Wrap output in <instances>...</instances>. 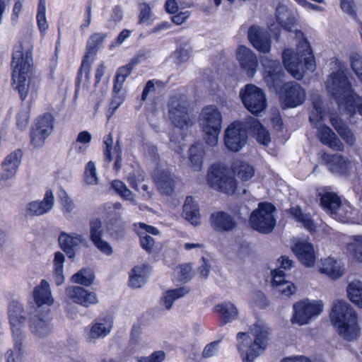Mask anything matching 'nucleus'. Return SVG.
<instances>
[{"label":"nucleus","instance_id":"nucleus-42","mask_svg":"<svg viewBox=\"0 0 362 362\" xmlns=\"http://www.w3.org/2000/svg\"><path fill=\"white\" fill-rule=\"evenodd\" d=\"M204 154V148L202 145L195 144L191 146L189 148V161L192 169L194 170L202 169Z\"/></svg>","mask_w":362,"mask_h":362},{"label":"nucleus","instance_id":"nucleus-53","mask_svg":"<svg viewBox=\"0 0 362 362\" xmlns=\"http://www.w3.org/2000/svg\"><path fill=\"white\" fill-rule=\"evenodd\" d=\"M346 109L350 112L355 114L358 112L362 115V97L353 94L344 103Z\"/></svg>","mask_w":362,"mask_h":362},{"label":"nucleus","instance_id":"nucleus-28","mask_svg":"<svg viewBox=\"0 0 362 362\" xmlns=\"http://www.w3.org/2000/svg\"><path fill=\"white\" fill-rule=\"evenodd\" d=\"M23 153L21 150H16L11 153L2 163L3 173L1 180H6L13 177L21 162Z\"/></svg>","mask_w":362,"mask_h":362},{"label":"nucleus","instance_id":"nucleus-46","mask_svg":"<svg viewBox=\"0 0 362 362\" xmlns=\"http://www.w3.org/2000/svg\"><path fill=\"white\" fill-rule=\"evenodd\" d=\"M233 172L242 181H247L254 176L255 169L247 163L237 162L234 164Z\"/></svg>","mask_w":362,"mask_h":362},{"label":"nucleus","instance_id":"nucleus-30","mask_svg":"<svg viewBox=\"0 0 362 362\" xmlns=\"http://www.w3.org/2000/svg\"><path fill=\"white\" fill-rule=\"evenodd\" d=\"M35 302L37 306H50L54 303V298L52 295L50 286L48 281L42 279L33 292Z\"/></svg>","mask_w":362,"mask_h":362},{"label":"nucleus","instance_id":"nucleus-23","mask_svg":"<svg viewBox=\"0 0 362 362\" xmlns=\"http://www.w3.org/2000/svg\"><path fill=\"white\" fill-rule=\"evenodd\" d=\"M281 100L288 107H294L301 105L305 98V93L302 87L296 83H287L284 86Z\"/></svg>","mask_w":362,"mask_h":362},{"label":"nucleus","instance_id":"nucleus-11","mask_svg":"<svg viewBox=\"0 0 362 362\" xmlns=\"http://www.w3.org/2000/svg\"><path fill=\"white\" fill-rule=\"evenodd\" d=\"M320 205L332 218L341 222H348L352 214V209L346 202H343L339 196L333 192H325L321 194Z\"/></svg>","mask_w":362,"mask_h":362},{"label":"nucleus","instance_id":"nucleus-43","mask_svg":"<svg viewBox=\"0 0 362 362\" xmlns=\"http://www.w3.org/2000/svg\"><path fill=\"white\" fill-rule=\"evenodd\" d=\"M276 18L279 23L288 31H291V28L295 23L294 18L291 12L286 6H279L276 8Z\"/></svg>","mask_w":362,"mask_h":362},{"label":"nucleus","instance_id":"nucleus-39","mask_svg":"<svg viewBox=\"0 0 362 362\" xmlns=\"http://www.w3.org/2000/svg\"><path fill=\"white\" fill-rule=\"evenodd\" d=\"M93 57L94 56L91 54H88V53H86L84 56L76 81V91L81 84L87 85L89 81L91 63L93 62Z\"/></svg>","mask_w":362,"mask_h":362},{"label":"nucleus","instance_id":"nucleus-15","mask_svg":"<svg viewBox=\"0 0 362 362\" xmlns=\"http://www.w3.org/2000/svg\"><path fill=\"white\" fill-rule=\"evenodd\" d=\"M247 139L246 127L240 121L232 122L225 130L224 144L231 151H240L245 145Z\"/></svg>","mask_w":362,"mask_h":362},{"label":"nucleus","instance_id":"nucleus-13","mask_svg":"<svg viewBox=\"0 0 362 362\" xmlns=\"http://www.w3.org/2000/svg\"><path fill=\"white\" fill-rule=\"evenodd\" d=\"M293 315L291 318L293 324L304 325L318 316L323 310V303L321 300L304 299L293 305Z\"/></svg>","mask_w":362,"mask_h":362},{"label":"nucleus","instance_id":"nucleus-33","mask_svg":"<svg viewBox=\"0 0 362 362\" xmlns=\"http://www.w3.org/2000/svg\"><path fill=\"white\" fill-rule=\"evenodd\" d=\"M153 179L159 191L165 194H170L175 183V176L169 172L162 171L154 174Z\"/></svg>","mask_w":362,"mask_h":362},{"label":"nucleus","instance_id":"nucleus-19","mask_svg":"<svg viewBox=\"0 0 362 362\" xmlns=\"http://www.w3.org/2000/svg\"><path fill=\"white\" fill-rule=\"evenodd\" d=\"M293 252L299 262L307 267H312L316 261L315 252L313 245L304 239H294L291 247Z\"/></svg>","mask_w":362,"mask_h":362},{"label":"nucleus","instance_id":"nucleus-60","mask_svg":"<svg viewBox=\"0 0 362 362\" xmlns=\"http://www.w3.org/2000/svg\"><path fill=\"white\" fill-rule=\"evenodd\" d=\"M349 250L354 258L358 261H362V236L354 238V242L349 245Z\"/></svg>","mask_w":362,"mask_h":362},{"label":"nucleus","instance_id":"nucleus-62","mask_svg":"<svg viewBox=\"0 0 362 362\" xmlns=\"http://www.w3.org/2000/svg\"><path fill=\"white\" fill-rule=\"evenodd\" d=\"M103 230L101 221L96 218L90 223V238L91 241L102 238Z\"/></svg>","mask_w":362,"mask_h":362},{"label":"nucleus","instance_id":"nucleus-27","mask_svg":"<svg viewBox=\"0 0 362 362\" xmlns=\"http://www.w3.org/2000/svg\"><path fill=\"white\" fill-rule=\"evenodd\" d=\"M327 166L332 173L346 175L353 169L354 163L350 159L342 155L334 154L328 156Z\"/></svg>","mask_w":362,"mask_h":362},{"label":"nucleus","instance_id":"nucleus-47","mask_svg":"<svg viewBox=\"0 0 362 362\" xmlns=\"http://www.w3.org/2000/svg\"><path fill=\"white\" fill-rule=\"evenodd\" d=\"M106 37L107 34L104 33H95L92 34L87 42L86 53L94 56Z\"/></svg>","mask_w":362,"mask_h":362},{"label":"nucleus","instance_id":"nucleus-54","mask_svg":"<svg viewBox=\"0 0 362 362\" xmlns=\"http://www.w3.org/2000/svg\"><path fill=\"white\" fill-rule=\"evenodd\" d=\"M46 8L45 1L40 0L37 14V21L40 30L45 32L48 28V24L45 16Z\"/></svg>","mask_w":362,"mask_h":362},{"label":"nucleus","instance_id":"nucleus-34","mask_svg":"<svg viewBox=\"0 0 362 362\" xmlns=\"http://www.w3.org/2000/svg\"><path fill=\"white\" fill-rule=\"evenodd\" d=\"M214 310L221 317V325L233 322L238 317V310L235 305L230 302H224L216 305Z\"/></svg>","mask_w":362,"mask_h":362},{"label":"nucleus","instance_id":"nucleus-40","mask_svg":"<svg viewBox=\"0 0 362 362\" xmlns=\"http://www.w3.org/2000/svg\"><path fill=\"white\" fill-rule=\"evenodd\" d=\"M189 292V289L186 287H180L165 291L162 298V304L169 310L173 306L174 301L185 296Z\"/></svg>","mask_w":362,"mask_h":362},{"label":"nucleus","instance_id":"nucleus-50","mask_svg":"<svg viewBox=\"0 0 362 362\" xmlns=\"http://www.w3.org/2000/svg\"><path fill=\"white\" fill-rule=\"evenodd\" d=\"M84 288L78 286H70L65 290V301L69 303H74L78 304L80 303L81 296L83 293Z\"/></svg>","mask_w":362,"mask_h":362},{"label":"nucleus","instance_id":"nucleus-10","mask_svg":"<svg viewBox=\"0 0 362 362\" xmlns=\"http://www.w3.org/2000/svg\"><path fill=\"white\" fill-rule=\"evenodd\" d=\"M275 212L276 209L272 204L259 203L251 213L249 220L251 228L263 234L271 233L276 226Z\"/></svg>","mask_w":362,"mask_h":362},{"label":"nucleus","instance_id":"nucleus-26","mask_svg":"<svg viewBox=\"0 0 362 362\" xmlns=\"http://www.w3.org/2000/svg\"><path fill=\"white\" fill-rule=\"evenodd\" d=\"M149 54V52H146L143 54H138L130 62L123 66H121L118 69L116 76L115 80L114 83L113 91L115 93H118L122 89V86L126 78L130 74L132 69L134 66L139 64L142 59H146Z\"/></svg>","mask_w":362,"mask_h":362},{"label":"nucleus","instance_id":"nucleus-57","mask_svg":"<svg viewBox=\"0 0 362 362\" xmlns=\"http://www.w3.org/2000/svg\"><path fill=\"white\" fill-rule=\"evenodd\" d=\"M153 20V15L151 8L146 3L139 4V23H150Z\"/></svg>","mask_w":362,"mask_h":362},{"label":"nucleus","instance_id":"nucleus-16","mask_svg":"<svg viewBox=\"0 0 362 362\" xmlns=\"http://www.w3.org/2000/svg\"><path fill=\"white\" fill-rule=\"evenodd\" d=\"M54 127V118L50 114L39 117L36 120L31 134V144L35 148L44 146L46 139L51 134Z\"/></svg>","mask_w":362,"mask_h":362},{"label":"nucleus","instance_id":"nucleus-64","mask_svg":"<svg viewBox=\"0 0 362 362\" xmlns=\"http://www.w3.org/2000/svg\"><path fill=\"white\" fill-rule=\"evenodd\" d=\"M165 358L163 351H154L149 356H142L137 358L138 362H162Z\"/></svg>","mask_w":362,"mask_h":362},{"label":"nucleus","instance_id":"nucleus-52","mask_svg":"<svg viewBox=\"0 0 362 362\" xmlns=\"http://www.w3.org/2000/svg\"><path fill=\"white\" fill-rule=\"evenodd\" d=\"M111 186L123 199L134 202V194L123 182L117 180H113Z\"/></svg>","mask_w":362,"mask_h":362},{"label":"nucleus","instance_id":"nucleus-45","mask_svg":"<svg viewBox=\"0 0 362 362\" xmlns=\"http://www.w3.org/2000/svg\"><path fill=\"white\" fill-rule=\"evenodd\" d=\"M348 297L350 300L362 308V282L360 281H353L347 286Z\"/></svg>","mask_w":362,"mask_h":362},{"label":"nucleus","instance_id":"nucleus-31","mask_svg":"<svg viewBox=\"0 0 362 362\" xmlns=\"http://www.w3.org/2000/svg\"><path fill=\"white\" fill-rule=\"evenodd\" d=\"M319 271L333 279H337L344 274L345 269L341 262L332 257H327L321 260Z\"/></svg>","mask_w":362,"mask_h":362},{"label":"nucleus","instance_id":"nucleus-55","mask_svg":"<svg viewBox=\"0 0 362 362\" xmlns=\"http://www.w3.org/2000/svg\"><path fill=\"white\" fill-rule=\"evenodd\" d=\"M99 302L97 294L93 291H90L84 288L83 293L78 305L86 308L95 305Z\"/></svg>","mask_w":362,"mask_h":362},{"label":"nucleus","instance_id":"nucleus-59","mask_svg":"<svg viewBox=\"0 0 362 362\" xmlns=\"http://www.w3.org/2000/svg\"><path fill=\"white\" fill-rule=\"evenodd\" d=\"M86 181L88 184L97 185L98 177L96 173L95 164L93 161H89L86 167L85 170Z\"/></svg>","mask_w":362,"mask_h":362},{"label":"nucleus","instance_id":"nucleus-20","mask_svg":"<svg viewBox=\"0 0 362 362\" xmlns=\"http://www.w3.org/2000/svg\"><path fill=\"white\" fill-rule=\"evenodd\" d=\"M236 59L242 71L250 78L255 76L258 66L255 53L245 45H240L236 49Z\"/></svg>","mask_w":362,"mask_h":362},{"label":"nucleus","instance_id":"nucleus-7","mask_svg":"<svg viewBox=\"0 0 362 362\" xmlns=\"http://www.w3.org/2000/svg\"><path fill=\"white\" fill-rule=\"evenodd\" d=\"M33 40L31 36H26L20 45L14 47L11 62L12 77L33 72Z\"/></svg>","mask_w":362,"mask_h":362},{"label":"nucleus","instance_id":"nucleus-58","mask_svg":"<svg viewBox=\"0 0 362 362\" xmlns=\"http://www.w3.org/2000/svg\"><path fill=\"white\" fill-rule=\"evenodd\" d=\"M144 173L141 169H136L132 173H129L127 180L131 187L135 190H139L138 185L139 183L144 181Z\"/></svg>","mask_w":362,"mask_h":362},{"label":"nucleus","instance_id":"nucleus-5","mask_svg":"<svg viewBox=\"0 0 362 362\" xmlns=\"http://www.w3.org/2000/svg\"><path fill=\"white\" fill-rule=\"evenodd\" d=\"M222 114L217 106L209 105L203 107L199 117V123L204 133L205 142L215 146L218 144L221 129Z\"/></svg>","mask_w":362,"mask_h":362},{"label":"nucleus","instance_id":"nucleus-48","mask_svg":"<svg viewBox=\"0 0 362 362\" xmlns=\"http://www.w3.org/2000/svg\"><path fill=\"white\" fill-rule=\"evenodd\" d=\"M94 279V274L90 269H82L71 276V281L75 284L86 286L92 284Z\"/></svg>","mask_w":362,"mask_h":362},{"label":"nucleus","instance_id":"nucleus-12","mask_svg":"<svg viewBox=\"0 0 362 362\" xmlns=\"http://www.w3.org/2000/svg\"><path fill=\"white\" fill-rule=\"evenodd\" d=\"M207 182L211 188L227 194H233L237 187L235 180L230 175L228 170L216 165L210 168Z\"/></svg>","mask_w":362,"mask_h":362},{"label":"nucleus","instance_id":"nucleus-18","mask_svg":"<svg viewBox=\"0 0 362 362\" xmlns=\"http://www.w3.org/2000/svg\"><path fill=\"white\" fill-rule=\"evenodd\" d=\"M112 325L113 319L111 316H100L86 329L85 338L88 342H95L99 339H103L110 333Z\"/></svg>","mask_w":362,"mask_h":362},{"label":"nucleus","instance_id":"nucleus-61","mask_svg":"<svg viewBox=\"0 0 362 362\" xmlns=\"http://www.w3.org/2000/svg\"><path fill=\"white\" fill-rule=\"evenodd\" d=\"M134 228L139 235L150 236L148 234L158 235L160 233L156 228L144 223H135Z\"/></svg>","mask_w":362,"mask_h":362},{"label":"nucleus","instance_id":"nucleus-41","mask_svg":"<svg viewBox=\"0 0 362 362\" xmlns=\"http://www.w3.org/2000/svg\"><path fill=\"white\" fill-rule=\"evenodd\" d=\"M289 213L296 222L302 223L303 226L310 232L315 230L316 225L310 215L303 214L298 206L291 207Z\"/></svg>","mask_w":362,"mask_h":362},{"label":"nucleus","instance_id":"nucleus-21","mask_svg":"<svg viewBox=\"0 0 362 362\" xmlns=\"http://www.w3.org/2000/svg\"><path fill=\"white\" fill-rule=\"evenodd\" d=\"M54 196L52 190H47L42 200H34L28 202L25 207V216L27 217L40 216L49 212L54 205Z\"/></svg>","mask_w":362,"mask_h":362},{"label":"nucleus","instance_id":"nucleus-35","mask_svg":"<svg viewBox=\"0 0 362 362\" xmlns=\"http://www.w3.org/2000/svg\"><path fill=\"white\" fill-rule=\"evenodd\" d=\"M182 215L192 224L197 226L200 223V213L197 204L192 197L185 199Z\"/></svg>","mask_w":362,"mask_h":362},{"label":"nucleus","instance_id":"nucleus-9","mask_svg":"<svg viewBox=\"0 0 362 362\" xmlns=\"http://www.w3.org/2000/svg\"><path fill=\"white\" fill-rule=\"evenodd\" d=\"M325 86L327 93L339 105L344 104L354 94L351 83L341 68L331 72L325 81Z\"/></svg>","mask_w":362,"mask_h":362},{"label":"nucleus","instance_id":"nucleus-8","mask_svg":"<svg viewBox=\"0 0 362 362\" xmlns=\"http://www.w3.org/2000/svg\"><path fill=\"white\" fill-rule=\"evenodd\" d=\"M8 315L14 349L19 354H21L25 348V332L23 329L25 317L23 315L22 305L18 301H11L8 307Z\"/></svg>","mask_w":362,"mask_h":362},{"label":"nucleus","instance_id":"nucleus-38","mask_svg":"<svg viewBox=\"0 0 362 362\" xmlns=\"http://www.w3.org/2000/svg\"><path fill=\"white\" fill-rule=\"evenodd\" d=\"M248 127L255 134L257 141L267 146L271 141L268 131L255 118H250L248 121Z\"/></svg>","mask_w":362,"mask_h":362},{"label":"nucleus","instance_id":"nucleus-29","mask_svg":"<svg viewBox=\"0 0 362 362\" xmlns=\"http://www.w3.org/2000/svg\"><path fill=\"white\" fill-rule=\"evenodd\" d=\"M284 276V272L280 269L273 271L272 286L283 296L289 297L296 293V288L292 282L286 281Z\"/></svg>","mask_w":362,"mask_h":362},{"label":"nucleus","instance_id":"nucleus-17","mask_svg":"<svg viewBox=\"0 0 362 362\" xmlns=\"http://www.w3.org/2000/svg\"><path fill=\"white\" fill-rule=\"evenodd\" d=\"M12 81L22 100L27 98L34 100L37 97L40 80L33 74V72L29 74L19 75L18 77H12Z\"/></svg>","mask_w":362,"mask_h":362},{"label":"nucleus","instance_id":"nucleus-24","mask_svg":"<svg viewBox=\"0 0 362 362\" xmlns=\"http://www.w3.org/2000/svg\"><path fill=\"white\" fill-rule=\"evenodd\" d=\"M59 243L69 257L75 256V249L80 245H86L87 240L82 235L76 233L62 232L59 236Z\"/></svg>","mask_w":362,"mask_h":362},{"label":"nucleus","instance_id":"nucleus-32","mask_svg":"<svg viewBox=\"0 0 362 362\" xmlns=\"http://www.w3.org/2000/svg\"><path fill=\"white\" fill-rule=\"evenodd\" d=\"M31 332L37 337L43 338L47 336L51 331L49 318L47 315L42 317L35 315L29 322Z\"/></svg>","mask_w":362,"mask_h":362},{"label":"nucleus","instance_id":"nucleus-36","mask_svg":"<svg viewBox=\"0 0 362 362\" xmlns=\"http://www.w3.org/2000/svg\"><path fill=\"white\" fill-rule=\"evenodd\" d=\"M211 221L212 226L217 230H230L235 226L231 216L223 211L212 214Z\"/></svg>","mask_w":362,"mask_h":362},{"label":"nucleus","instance_id":"nucleus-14","mask_svg":"<svg viewBox=\"0 0 362 362\" xmlns=\"http://www.w3.org/2000/svg\"><path fill=\"white\" fill-rule=\"evenodd\" d=\"M240 96L246 109L253 115H259L267 108L264 93L253 84L246 85L240 92Z\"/></svg>","mask_w":362,"mask_h":362},{"label":"nucleus","instance_id":"nucleus-4","mask_svg":"<svg viewBox=\"0 0 362 362\" xmlns=\"http://www.w3.org/2000/svg\"><path fill=\"white\" fill-rule=\"evenodd\" d=\"M325 115V108L321 97L318 95H313L309 119L312 127L317 129L318 139L324 145L330 148L337 151H343L344 145L332 129L327 125L320 124L318 126V123L323 119Z\"/></svg>","mask_w":362,"mask_h":362},{"label":"nucleus","instance_id":"nucleus-37","mask_svg":"<svg viewBox=\"0 0 362 362\" xmlns=\"http://www.w3.org/2000/svg\"><path fill=\"white\" fill-rule=\"evenodd\" d=\"M148 270V266L145 264L134 267L129 274V286L132 288H141L145 284Z\"/></svg>","mask_w":362,"mask_h":362},{"label":"nucleus","instance_id":"nucleus-1","mask_svg":"<svg viewBox=\"0 0 362 362\" xmlns=\"http://www.w3.org/2000/svg\"><path fill=\"white\" fill-rule=\"evenodd\" d=\"M296 39V52L292 49H285L282 58L286 69L295 78L299 80L303 77L304 68L313 72L316 68L315 56L308 40L304 34L298 30H295Z\"/></svg>","mask_w":362,"mask_h":362},{"label":"nucleus","instance_id":"nucleus-56","mask_svg":"<svg viewBox=\"0 0 362 362\" xmlns=\"http://www.w3.org/2000/svg\"><path fill=\"white\" fill-rule=\"evenodd\" d=\"M350 61L353 71L362 82V56L356 52L352 53L350 56Z\"/></svg>","mask_w":362,"mask_h":362},{"label":"nucleus","instance_id":"nucleus-51","mask_svg":"<svg viewBox=\"0 0 362 362\" xmlns=\"http://www.w3.org/2000/svg\"><path fill=\"white\" fill-rule=\"evenodd\" d=\"M192 49L187 45L178 47L173 53L172 57L173 58L175 64L181 65L189 59Z\"/></svg>","mask_w":362,"mask_h":362},{"label":"nucleus","instance_id":"nucleus-25","mask_svg":"<svg viewBox=\"0 0 362 362\" xmlns=\"http://www.w3.org/2000/svg\"><path fill=\"white\" fill-rule=\"evenodd\" d=\"M264 67V79L269 86H278V81L282 76V68L280 63L276 60L269 59L264 57L261 59Z\"/></svg>","mask_w":362,"mask_h":362},{"label":"nucleus","instance_id":"nucleus-2","mask_svg":"<svg viewBox=\"0 0 362 362\" xmlns=\"http://www.w3.org/2000/svg\"><path fill=\"white\" fill-rule=\"evenodd\" d=\"M330 318L338 334L347 341L358 339L361 328L354 309L344 300H336L332 306Z\"/></svg>","mask_w":362,"mask_h":362},{"label":"nucleus","instance_id":"nucleus-3","mask_svg":"<svg viewBox=\"0 0 362 362\" xmlns=\"http://www.w3.org/2000/svg\"><path fill=\"white\" fill-rule=\"evenodd\" d=\"M267 336V327L261 321L256 322L249 332L238 333V349L244 362H252L263 353Z\"/></svg>","mask_w":362,"mask_h":362},{"label":"nucleus","instance_id":"nucleus-49","mask_svg":"<svg viewBox=\"0 0 362 362\" xmlns=\"http://www.w3.org/2000/svg\"><path fill=\"white\" fill-rule=\"evenodd\" d=\"M59 203L62 207V212L65 217L68 218L75 213L76 206L71 198L65 191L59 194Z\"/></svg>","mask_w":362,"mask_h":362},{"label":"nucleus","instance_id":"nucleus-63","mask_svg":"<svg viewBox=\"0 0 362 362\" xmlns=\"http://www.w3.org/2000/svg\"><path fill=\"white\" fill-rule=\"evenodd\" d=\"M340 6L341 10L346 14L354 18H357L355 11L356 4L354 0H341Z\"/></svg>","mask_w":362,"mask_h":362},{"label":"nucleus","instance_id":"nucleus-44","mask_svg":"<svg viewBox=\"0 0 362 362\" xmlns=\"http://www.w3.org/2000/svg\"><path fill=\"white\" fill-rule=\"evenodd\" d=\"M64 259V256L62 252H57L54 254V258L53 260V278L55 284L57 286L62 285L64 281V276L63 272Z\"/></svg>","mask_w":362,"mask_h":362},{"label":"nucleus","instance_id":"nucleus-6","mask_svg":"<svg viewBox=\"0 0 362 362\" xmlns=\"http://www.w3.org/2000/svg\"><path fill=\"white\" fill-rule=\"evenodd\" d=\"M167 113L171 124L181 130H187L194 124L189 111V103L184 95L175 94L170 98Z\"/></svg>","mask_w":362,"mask_h":362},{"label":"nucleus","instance_id":"nucleus-22","mask_svg":"<svg viewBox=\"0 0 362 362\" xmlns=\"http://www.w3.org/2000/svg\"><path fill=\"white\" fill-rule=\"evenodd\" d=\"M247 37L252 45L259 52L269 53L272 41L269 34L257 25H252L247 32Z\"/></svg>","mask_w":362,"mask_h":362}]
</instances>
